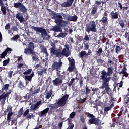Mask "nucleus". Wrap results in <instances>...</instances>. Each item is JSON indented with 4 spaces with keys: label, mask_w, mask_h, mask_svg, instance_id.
I'll list each match as a JSON object with an SVG mask.
<instances>
[{
    "label": "nucleus",
    "mask_w": 129,
    "mask_h": 129,
    "mask_svg": "<svg viewBox=\"0 0 129 129\" xmlns=\"http://www.w3.org/2000/svg\"><path fill=\"white\" fill-rule=\"evenodd\" d=\"M7 55V52H6V50H5L2 54H1V58H4Z\"/></svg>",
    "instance_id": "obj_55"
},
{
    "label": "nucleus",
    "mask_w": 129,
    "mask_h": 129,
    "mask_svg": "<svg viewBox=\"0 0 129 129\" xmlns=\"http://www.w3.org/2000/svg\"><path fill=\"white\" fill-rule=\"evenodd\" d=\"M29 112H30V109H26V110L25 111L24 113H23V116L25 117V116L28 115V114H29Z\"/></svg>",
    "instance_id": "obj_59"
},
{
    "label": "nucleus",
    "mask_w": 129,
    "mask_h": 129,
    "mask_svg": "<svg viewBox=\"0 0 129 129\" xmlns=\"http://www.w3.org/2000/svg\"><path fill=\"white\" fill-rule=\"evenodd\" d=\"M85 90H86L85 94L86 95L90 94L91 91V89H89V87H88L87 86H86L85 87Z\"/></svg>",
    "instance_id": "obj_49"
},
{
    "label": "nucleus",
    "mask_w": 129,
    "mask_h": 129,
    "mask_svg": "<svg viewBox=\"0 0 129 129\" xmlns=\"http://www.w3.org/2000/svg\"><path fill=\"white\" fill-rule=\"evenodd\" d=\"M91 88L92 89V91H93V92L92 93V95H94V94H95V91H98V90H99V89L98 88H93L92 87H91Z\"/></svg>",
    "instance_id": "obj_58"
},
{
    "label": "nucleus",
    "mask_w": 129,
    "mask_h": 129,
    "mask_svg": "<svg viewBox=\"0 0 129 129\" xmlns=\"http://www.w3.org/2000/svg\"><path fill=\"white\" fill-rule=\"evenodd\" d=\"M32 59L33 61H35L36 62L38 61L39 60L38 57H37V55H36V53H35V54H33V56H32Z\"/></svg>",
    "instance_id": "obj_52"
},
{
    "label": "nucleus",
    "mask_w": 129,
    "mask_h": 129,
    "mask_svg": "<svg viewBox=\"0 0 129 129\" xmlns=\"http://www.w3.org/2000/svg\"><path fill=\"white\" fill-rule=\"evenodd\" d=\"M69 97V94H66L63 96L62 98H59L57 102L54 104H50V105H49V107L51 108L50 110H52L59 107H63V106L66 105Z\"/></svg>",
    "instance_id": "obj_2"
},
{
    "label": "nucleus",
    "mask_w": 129,
    "mask_h": 129,
    "mask_svg": "<svg viewBox=\"0 0 129 129\" xmlns=\"http://www.w3.org/2000/svg\"><path fill=\"white\" fill-rule=\"evenodd\" d=\"M121 114L119 113L118 114V117L113 118V121H115L117 124H119L120 125H121L122 124L123 121V118H120V116Z\"/></svg>",
    "instance_id": "obj_19"
},
{
    "label": "nucleus",
    "mask_w": 129,
    "mask_h": 129,
    "mask_svg": "<svg viewBox=\"0 0 129 129\" xmlns=\"http://www.w3.org/2000/svg\"><path fill=\"white\" fill-rule=\"evenodd\" d=\"M118 21L119 22V24H120V26L122 28H124L125 27V23L123 20H121V18L118 19Z\"/></svg>",
    "instance_id": "obj_31"
},
{
    "label": "nucleus",
    "mask_w": 129,
    "mask_h": 129,
    "mask_svg": "<svg viewBox=\"0 0 129 129\" xmlns=\"http://www.w3.org/2000/svg\"><path fill=\"white\" fill-rule=\"evenodd\" d=\"M54 16L52 17V19H55V23L57 25H55L50 29L51 31L54 32H62V29L61 27H65L67 24V22L66 20H63L62 16L60 15L59 13H53Z\"/></svg>",
    "instance_id": "obj_1"
},
{
    "label": "nucleus",
    "mask_w": 129,
    "mask_h": 129,
    "mask_svg": "<svg viewBox=\"0 0 129 129\" xmlns=\"http://www.w3.org/2000/svg\"><path fill=\"white\" fill-rule=\"evenodd\" d=\"M103 52L102 48H99L98 50H96L95 53L97 56H101L102 53Z\"/></svg>",
    "instance_id": "obj_35"
},
{
    "label": "nucleus",
    "mask_w": 129,
    "mask_h": 129,
    "mask_svg": "<svg viewBox=\"0 0 129 129\" xmlns=\"http://www.w3.org/2000/svg\"><path fill=\"white\" fill-rule=\"evenodd\" d=\"M77 19H78V16H76V15H74V16H73L69 15L68 20L70 21H74V22H76V21H77Z\"/></svg>",
    "instance_id": "obj_27"
},
{
    "label": "nucleus",
    "mask_w": 129,
    "mask_h": 129,
    "mask_svg": "<svg viewBox=\"0 0 129 129\" xmlns=\"http://www.w3.org/2000/svg\"><path fill=\"white\" fill-rule=\"evenodd\" d=\"M75 115H76V112H72V113H71L70 114V117H71V118H74V117H75Z\"/></svg>",
    "instance_id": "obj_63"
},
{
    "label": "nucleus",
    "mask_w": 129,
    "mask_h": 129,
    "mask_svg": "<svg viewBox=\"0 0 129 129\" xmlns=\"http://www.w3.org/2000/svg\"><path fill=\"white\" fill-rule=\"evenodd\" d=\"M12 29L13 30V31L14 32H18L19 31V29L17 28V26H13L12 27Z\"/></svg>",
    "instance_id": "obj_57"
},
{
    "label": "nucleus",
    "mask_w": 129,
    "mask_h": 129,
    "mask_svg": "<svg viewBox=\"0 0 129 129\" xmlns=\"http://www.w3.org/2000/svg\"><path fill=\"white\" fill-rule=\"evenodd\" d=\"M114 61L111 59V58H109L107 60V66L111 67L112 66L114 65Z\"/></svg>",
    "instance_id": "obj_34"
},
{
    "label": "nucleus",
    "mask_w": 129,
    "mask_h": 129,
    "mask_svg": "<svg viewBox=\"0 0 129 129\" xmlns=\"http://www.w3.org/2000/svg\"><path fill=\"white\" fill-rule=\"evenodd\" d=\"M84 51H87L89 48V45L88 42H83Z\"/></svg>",
    "instance_id": "obj_36"
},
{
    "label": "nucleus",
    "mask_w": 129,
    "mask_h": 129,
    "mask_svg": "<svg viewBox=\"0 0 129 129\" xmlns=\"http://www.w3.org/2000/svg\"><path fill=\"white\" fill-rule=\"evenodd\" d=\"M16 18L18 20L20 23L25 22V18H24L23 15L20 12H17V13L15 15Z\"/></svg>",
    "instance_id": "obj_18"
},
{
    "label": "nucleus",
    "mask_w": 129,
    "mask_h": 129,
    "mask_svg": "<svg viewBox=\"0 0 129 129\" xmlns=\"http://www.w3.org/2000/svg\"><path fill=\"white\" fill-rule=\"evenodd\" d=\"M98 7L94 6L91 11V14L95 15L97 13L98 11Z\"/></svg>",
    "instance_id": "obj_33"
},
{
    "label": "nucleus",
    "mask_w": 129,
    "mask_h": 129,
    "mask_svg": "<svg viewBox=\"0 0 129 129\" xmlns=\"http://www.w3.org/2000/svg\"><path fill=\"white\" fill-rule=\"evenodd\" d=\"M110 17L112 19H118L119 17V13L117 12H114V11H112L110 13Z\"/></svg>",
    "instance_id": "obj_23"
},
{
    "label": "nucleus",
    "mask_w": 129,
    "mask_h": 129,
    "mask_svg": "<svg viewBox=\"0 0 129 129\" xmlns=\"http://www.w3.org/2000/svg\"><path fill=\"white\" fill-rule=\"evenodd\" d=\"M51 48L50 49V54L51 56L58 57L59 56V50L56 48L55 42H52L51 43Z\"/></svg>",
    "instance_id": "obj_13"
},
{
    "label": "nucleus",
    "mask_w": 129,
    "mask_h": 129,
    "mask_svg": "<svg viewBox=\"0 0 129 129\" xmlns=\"http://www.w3.org/2000/svg\"><path fill=\"white\" fill-rule=\"evenodd\" d=\"M65 48H63L61 52L60 50H59L58 52V58H61V57L63 55L65 57H69L70 56V47L69 44H65L64 45Z\"/></svg>",
    "instance_id": "obj_8"
},
{
    "label": "nucleus",
    "mask_w": 129,
    "mask_h": 129,
    "mask_svg": "<svg viewBox=\"0 0 129 129\" xmlns=\"http://www.w3.org/2000/svg\"><path fill=\"white\" fill-rule=\"evenodd\" d=\"M101 24L104 26L107 25L108 24V20L104 16H102V18L99 20Z\"/></svg>",
    "instance_id": "obj_24"
},
{
    "label": "nucleus",
    "mask_w": 129,
    "mask_h": 129,
    "mask_svg": "<svg viewBox=\"0 0 129 129\" xmlns=\"http://www.w3.org/2000/svg\"><path fill=\"white\" fill-rule=\"evenodd\" d=\"M29 98H28L27 94H25V96L23 97H20L19 100L21 101V102H27Z\"/></svg>",
    "instance_id": "obj_28"
},
{
    "label": "nucleus",
    "mask_w": 129,
    "mask_h": 129,
    "mask_svg": "<svg viewBox=\"0 0 129 129\" xmlns=\"http://www.w3.org/2000/svg\"><path fill=\"white\" fill-rule=\"evenodd\" d=\"M19 38H20V35H14V36H13L12 38H11V40H13V41H16Z\"/></svg>",
    "instance_id": "obj_51"
},
{
    "label": "nucleus",
    "mask_w": 129,
    "mask_h": 129,
    "mask_svg": "<svg viewBox=\"0 0 129 129\" xmlns=\"http://www.w3.org/2000/svg\"><path fill=\"white\" fill-rule=\"evenodd\" d=\"M30 91H31V95L32 96L35 95V94H37L38 93H39L40 91V89L38 88L37 89V90H35L34 91H33L32 90V88H30V89L29 90Z\"/></svg>",
    "instance_id": "obj_32"
},
{
    "label": "nucleus",
    "mask_w": 129,
    "mask_h": 129,
    "mask_svg": "<svg viewBox=\"0 0 129 129\" xmlns=\"http://www.w3.org/2000/svg\"><path fill=\"white\" fill-rule=\"evenodd\" d=\"M116 46L114 45V47H115V52L117 54H118V53L120 52V51L122 50H123L124 49V46L125 44H124L123 42H116Z\"/></svg>",
    "instance_id": "obj_14"
},
{
    "label": "nucleus",
    "mask_w": 129,
    "mask_h": 129,
    "mask_svg": "<svg viewBox=\"0 0 129 129\" xmlns=\"http://www.w3.org/2000/svg\"><path fill=\"white\" fill-rule=\"evenodd\" d=\"M66 33H64L63 32H62V31H60V33H59L58 35L56 36V37L58 38H64L66 37Z\"/></svg>",
    "instance_id": "obj_37"
},
{
    "label": "nucleus",
    "mask_w": 129,
    "mask_h": 129,
    "mask_svg": "<svg viewBox=\"0 0 129 129\" xmlns=\"http://www.w3.org/2000/svg\"><path fill=\"white\" fill-rule=\"evenodd\" d=\"M24 112L23 108H21L18 111V115L21 117V116L22 115L23 113Z\"/></svg>",
    "instance_id": "obj_54"
},
{
    "label": "nucleus",
    "mask_w": 129,
    "mask_h": 129,
    "mask_svg": "<svg viewBox=\"0 0 129 129\" xmlns=\"http://www.w3.org/2000/svg\"><path fill=\"white\" fill-rule=\"evenodd\" d=\"M14 6L16 9H18L21 12V13H26L28 9L21 2H14Z\"/></svg>",
    "instance_id": "obj_9"
},
{
    "label": "nucleus",
    "mask_w": 129,
    "mask_h": 129,
    "mask_svg": "<svg viewBox=\"0 0 129 129\" xmlns=\"http://www.w3.org/2000/svg\"><path fill=\"white\" fill-rule=\"evenodd\" d=\"M40 49L42 53H45L46 47L44 45H40Z\"/></svg>",
    "instance_id": "obj_41"
},
{
    "label": "nucleus",
    "mask_w": 129,
    "mask_h": 129,
    "mask_svg": "<svg viewBox=\"0 0 129 129\" xmlns=\"http://www.w3.org/2000/svg\"><path fill=\"white\" fill-rule=\"evenodd\" d=\"M6 55H7L8 54V53H10L12 52V49L7 47V48L6 49Z\"/></svg>",
    "instance_id": "obj_61"
},
{
    "label": "nucleus",
    "mask_w": 129,
    "mask_h": 129,
    "mask_svg": "<svg viewBox=\"0 0 129 129\" xmlns=\"http://www.w3.org/2000/svg\"><path fill=\"white\" fill-rule=\"evenodd\" d=\"M10 27H11V25L10 23H7L6 25H5V30L10 29Z\"/></svg>",
    "instance_id": "obj_64"
},
{
    "label": "nucleus",
    "mask_w": 129,
    "mask_h": 129,
    "mask_svg": "<svg viewBox=\"0 0 129 129\" xmlns=\"http://www.w3.org/2000/svg\"><path fill=\"white\" fill-rule=\"evenodd\" d=\"M35 49V44L33 42H29L28 45V48H25L24 49V54H32V56H33V54H35V52H34V50Z\"/></svg>",
    "instance_id": "obj_7"
},
{
    "label": "nucleus",
    "mask_w": 129,
    "mask_h": 129,
    "mask_svg": "<svg viewBox=\"0 0 129 129\" xmlns=\"http://www.w3.org/2000/svg\"><path fill=\"white\" fill-rule=\"evenodd\" d=\"M31 28L34 30V31H35V32H36L37 33H41L42 37H44L48 36V37H46V39L47 40H48L50 39V35H48V33L45 28H43V27H35L34 26H32L31 27Z\"/></svg>",
    "instance_id": "obj_5"
},
{
    "label": "nucleus",
    "mask_w": 129,
    "mask_h": 129,
    "mask_svg": "<svg viewBox=\"0 0 129 129\" xmlns=\"http://www.w3.org/2000/svg\"><path fill=\"white\" fill-rule=\"evenodd\" d=\"M60 14L62 17H63V19H64V20H69L70 15L64 14L63 12H61Z\"/></svg>",
    "instance_id": "obj_40"
},
{
    "label": "nucleus",
    "mask_w": 129,
    "mask_h": 129,
    "mask_svg": "<svg viewBox=\"0 0 129 129\" xmlns=\"http://www.w3.org/2000/svg\"><path fill=\"white\" fill-rule=\"evenodd\" d=\"M114 104H115L114 102H113L109 106L105 107L104 108V112L106 113H108V112L109 111V110H110L112 109V108H113L114 106Z\"/></svg>",
    "instance_id": "obj_26"
},
{
    "label": "nucleus",
    "mask_w": 129,
    "mask_h": 129,
    "mask_svg": "<svg viewBox=\"0 0 129 129\" xmlns=\"http://www.w3.org/2000/svg\"><path fill=\"white\" fill-rule=\"evenodd\" d=\"M118 7L120 8V10H123V7L122 6V5L121 3L119 2V1L118 2Z\"/></svg>",
    "instance_id": "obj_62"
},
{
    "label": "nucleus",
    "mask_w": 129,
    "mask_h": 129,
    "mask_svg": "<svg viewBox=\"0 0 129 129\" xmlns=\"http://www.w3.org/2000/svg\"><path fill=\"white\" fill-rule=\"evenodd\" d=\"M86 32L90 33V32H97V28H96V24L94 20H91L89 23H87L85 28Z\"/></svg>",
    "instance_id": "obj_6"
},
{
    "label": "nucleus",
    "mask_w": 129,
    "mask_h": 129,
    "mask_svg": "<svg viewBox=\"0 0 129 129\" xmlns=\"http://www.w3.org/2000/svg\"><path fill=\"white\" fill-rule=\"evenodd\" d=\"M7 112H9V113L11 111H12V107L11 105H8L7 109H6Z\"/></svg>",
    "instance_id": "obj_60"
},
{
    "label": "nucleus",
    "mask_w": 129,
    "mask_h": 129,
    "mask_svg": "<svg viewBox=\"0 0 129 129\" xmlns=\"http://www.w3.org/2000/svg\"><path fill=\"white\" fill-rule=\"evenodd\" d=\"M68 60L69 61V68H68V71L70 72H74L75 68H76V61L74 58L72 57H68Z\"/></svg>",
    "instance_id": "obj_11"
},
{
    "label": "nucleus",
    "mask_w": 129,
    "mask_h": 129,
    "mask_svg": "<svg viewBox=\"0 0 129 129\" xmlns=\"http://www.w3.org/2000/svg\"><path fill=\"white\" fill-rule=\"evenodd\" d=\"M109 14V12L107 11H105V12H104L103 16H104V17H105L106 18V19H107V20H108V16Z\"/></svg>",
    "instance_id": "obj_56"
},
{
    "label": "nucleus",
    "mask_w": 129,
    "mask_h": 129,
    "mask_svg": "<svg viewBox=\"0 0 129 129\" xmlns=\"http://www.w3.org/2000/svg\"><path fill=\"white\" fill-rule=\"evenodd\" d=\"M76 79L75 78L71 79V80L70 81V82L68 83L69 87H71V86L73 85V83L75 81Z\"/></svg>",
    "instance_id": "obj_48"
},
{
    "label": "nucleus",
    "mask_w": 129,
    "mask_h": 129,
    "mask_svg": "<svg viewBox=\"0 0 129 129\" xmlns=\"http://www.w3.org/2000/svg\"><path fill=\"white\" fill-rule=\"evenodd\" d=\"M18 87L22 90L26 88V85L24 81L20 80L18 85Z\"/></svg>",
    "instance_id": "obj_25"
},
{
    "label": "nucleus",
    "mask_w": 129,
    "mask_h": 129,
    "mask_svg": "<svg viewBox=\"0 0 129 129\" xmlns=\"http://www.w3.org/2000/svg\"><path fill=\"white\" fill-rule=\"evenodd\" d=\"M113 73V68L112 67H110L107 68V72L105 70H103L101 71V76L104 78L110 77V75Z\"/></svg>",
    "instance_id": "obj_12"
},
{
    "label": "nucleus",
    "mask_w": 129,
    "mask_h": 129,
    "mask_svg": "<svg viewBox=\"0 0 129 129\" xmlns=\"http://www.w3.org/2000/svg\"><path fill=\"white\" fill-rule=\"evenodd\" d=\"M104 62V60H102L101 58H98V59L97 60V62L99 65H102Z\"/></svg>",
    "instance_id": "obj_50"
},
{
    "label": "nucleus",
    "mask_w": 129,
    "mask_h": 129,
    "mask_svg": "<svg viewBox=\"0 0 129 129\" xmlns=\"http://www.w3.org/2000/svg\"><path fill=\"white\" fill-rule=\"evenodd\" d=\"M42 104V101L40 100L39 102H36L35 104H32L30 107V111H36L38 110L40 105Z\"/></svg>",
    "instance_id": "obj_15"
},
{
    "label": "nucleus",
    "mask_w": 129,
    "mask_h": 129,
    "mask_svg": "<svg viewBox=\"0 0 129 129\" xmlns=\"http://www.w3.org/2000/svg\"><path fill=\"white\" fill-rule=\"evenodd\" d=\"M49 108H46V109H44L42 111H41V112H39L38 114V115L39 117H46L47 116V113L48 112H49Z\"/></svg>",
    "instance_id": "obj_20"
},
{
    "label": "nucleus",
    "mask_w": 129,
    "mask_h": 129,
    "mask_svg": "<svg viewBox=\"0 0 129 129\" xmlns=\"http://www.w3.org/2000/svg\"><path fill=\"white\" fill-rule=\"evenodd\" d=\"M79 56L82 58H87V52L85 50H82L81 52L79 53Z\"/></svg>",
    "instance_id": "obj_29"
},
{
    "label": "nucleus",
    "mask_w": 129,
    "mask_h": 129,
    "mask_svg": "<svg viewBox=\"0 0 129 129\" xmlns=\"http://www.w3.org/2000/svg\"><path fill=\"white\" fill-rule=\"evenodd\" d=\"M10 61V59L9 57H8V59H5L3 61V66H7V65H8V64L9 63Z\"/></svg>",
    "instance_id": "obj_38"
},
{
    "label": "nucleus",
    "mask_w": 129,
    "mask_h": 129,
    "mask_svg": "<svg viewBox=\"0 0 129 129\" xmlns=\"http://www.w3.org/2000/svg\"><path fill=\"white\" fill-rule=\"evenodd\" d=\"M10 85L9 84H5L3 86L2 89V91H7L8 90Z\"/></svg>",
    "instance_id": "obj_42"
},
{
    "label": "nucleus",
    "mask_w": 129,
    "mask_h": 129,
    "mask_svg": "<svg viewBox=\"0 0 129 129\" xmlns=\"http://www.w3.org/2000/svg\"><path fill=\"white\" fill-rule=\"evenodd\" d=\"M47 72V68H43L41 70V71H38V75H40V76H42L44 75V73H46Z\"/></svg>",
    "instance_id": "obj_30"
},
{
    "label": "nucleus",
    "mask_w": 129,
    "mask_h": 129,
    "mask_svg": "<svg viewBox=\"0 0 129 129\" xmlns=\"http://www.w3.org/2000/svg\"><path fill=\"white\" fill-rule=\"evenodd\" d=\"M74 2V0H67L66 2L61 4V7H70L72 5V4Z\"/></svg>",
    "instance_id": "obj_21"
},
{
    "label": "nucleus",
    "mask_w": 129,
    "mask_h": 129,
    "mask_svg": "<svg viewBox=\"0 0 129 129\" xmlns=\"http://www.w3.org/2000/svg\"><path fill=\"white\" fill-rule=\"evenodd\" d=\"M110 98L111 102H112V101H116V98H114V95L113 94L112 90V92H111V94H110V98Z\"/></svg>",
    "instance_id": "obj_47"
},
{
    "label": "nucleus",
    "mask_w": 129,
    "mask_h": 129,
    "mask_svg": "<svg viewBox=\"0 0 129 129\" xmlns=\"http://www.w3.org/2000/svg\"><path fill=\"white\" fill-rule=\"evenodd\" d=\"M35 76V72L34 71H32V73L30 75H25L24 79L25 80H28L29 81H32V78Z\"/></svg>",
    "instance_id": "obj_22"
},
{
    "label": "nucleus",
    "mask_w": 129,
    "mask_h": 129,
    "mask_svg": "<svg viewBox=\"0 0 129 129\" xmlns=\"http://www.w3.org/2000/svg\"><path fill=\"white\" fill-rule=\"evenodd\" d=\"M101 78L102 80V85L101 87V89H104L106 92L107 94H109V98H110V94L112 93V90L109 87V81L111 79V77H108V78H104L101 75Z\"/></svg>",
    "instance_id": "obj_3"
},
{
    "label": "nucleus",
    "mask_w": 129,
    "mask_h": 129,
    "mask_svg": "<svg viewBox=\"0 0 129 129\" xmlns=\"http://www.w3.org/2000/svg\"><path fill=\"white\" fill-rule=\"evenodd\" d=\"M11 94V92H6V93H4V94H2L1 95V99L2 100L1 104L2 107L3 108V106H4V105L5 104V102L6 100V97H9V95Z\"/></svg>",
    "instance_id": "obj_17"
},
{
    "label": "nucleus",
    "mask_w": 129,
    "mask_h": 129,
    "mask_svg": "<svg viewBox=\"0 0 129 129\" xmlns=\"http://www.w3.org/2000/svg\"><path fill=\"white\" fill-rule=\"evenodd\" d=\"M63 62L61 59H59L58 61H54L52 65V70H56L57 72L61 73V68L62 67Z\"/></svg>",
    "instance_id": "obj_10"
},
{
    "label": "nucleus",
    "mask_w": 129,
    "mask_h": 129,
    "mask_svg": "<svg viewBox=\"0 0 129 129\" xmlns=\"http://www.w3.org/2000/svg\"><path fill=\"white\" fill-rule=\"evenodd\" d=\"M32 71H33L32 69L30 68V69H28L26 71H24V72H23V74L26 75H30V74L31 73Z\"/></svg>",
    "instance_id": "obj_39"
},
{
    "label": "nucleus",
    "mask_w": 129,
    "mask_h": 129,
    "mask_svg": "<svg viewBox=\"0 0 129 129\" xmlns=\"http://www.w3.org/2000/svg\"><path fill=\"white\" fill-rule=\"evenodd\" d=\"M84 80V79L83 77H81L79 80V85L80 87H83V81Z\"/></svg>",
    "instance_id": "obj_46"
},
{
    "label": "nucleus",
    "mask_w": 129,
    "mask_h": 129,
    "mask_svg": "<svg viewBox=\"0 0 129 129\" xmlns=\"http://www.w3.org/2000/svg\"><path fill=\"white\" fill-rule=\"evenodd\" d=\"M107 48L106 47V48L103 50V54H104L103 55H104L105 56H106V57L108 56V55H109V53H110L109 50H107Z\"/></svg>",
    "instance_id": "obj_45"
},
{
    "label": "nucleus",
    "mask_w": 129,
    "mask_h": 129,
    "mask_svg": "<svg viewBox=\"0 0 129 129\" xmlns=\"http://www.w3.org/2000/svg\"><path fill=\"white\" fill-rule=\"evenodd\" d=\"M89 125L95 124V125H99L100 124V120L99 119L95 117L93 115V117L89 119Z\"/></svg>",
    "instance_id": "obj_16"
},
{
    "label": "nucleus",
    "mask_w": 129,
    "mask_h": 129,
    "mask_svg": "<svg viewBox=\"0 0 129 129\" xmlns=\"http://www.w3.org/2000/svg\"><path fill=\"white\" fill-rule=\"evenodd\" d=\"M120 74H123L125 77H128V73L126 72V70H123L122 71L120 72Z\"/></svg>",
    "instance_id": "obj_43"
},
{
    "label": "nucleus",
    "mask_w": 129,
    "mask_h": 129,
    "mask_svg": "<svg viewBox=\"0 0 129 129\" xmlns=\"http://www.w3.org/2000/svg\"><path fill=\"white\" fill-rule=\"evenodd\" d=\"M52 94V92H48L46 94V98L47 99H49Z\"/></svg>",
    "instance_id": "obj_53"
},
{
    "label": "nucleus",
    "mask_w": 129,
    "mask_h": 129,
    "mask_svg": "<svg viewBox=\"0 0 129 129\" xmlns=\"http://www.w3.org/2000/svg\"><path fill=\"white\" fill-rule=\"evenodd\" d=\"M1 11L3 13V15H6L7 13V10H6V8L5 6H2L1 7Z\"/></svg>",
    "instance_id": "obj_44"
},
{
    "label": "nucleus",
    "mask_w": 129,
    "mask_h": 129,
    "mask_svg": "<svg viewBox=\"0 0 129 129\" xmlns=\"http://www.w3.org/2000/svg\"><path fill=\"white\" fill-rule=\"evenodd\" d=\"M57 77L52 81L53 85L54 86H60L63 83V79H66V75H65V72L63 71L62 73L57 72Z\"/></svg>",
    "instance_id": "obj_4"
}]
</instances>
